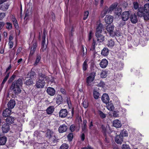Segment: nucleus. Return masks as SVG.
Returning <instances> with one entry per match:
<instances>
[{
  "label": "nucleus",
  "instance_id": "obj_50",
  "mask_svg": "<svg viewBox=\"0 0 149 149\" xmlns=\"http://www.w3.org/2000/svg\"><path fill=\"white\" fill-rule=\"evenodd\" d=\"M6 28L8 29H11L12 28V25L10 23L7 22L6 23Z\"/></svg>",
  "mask_w": 149,
  "mask_h": 149
},
{
  "label": "nucleus",
  "instance_id": "obj_4",
  "mask_svg": "<svg viewBox=\"0 0 149 149\" xmlns=\"http://www.w3.org/2000/svg\"><path fill=\"white\" fill-rule=\"evenodd\" d=\"M95 75V72H93L87 78L86 82L88 86H90L92 85V83L94 79Z\"/></svg>",
  "mask_w": 149,
  "mask_h": 149
},
{
  "label": "nucleus",
  "instance_id": "obj_45",
  "mask_svg": "<svg viewBox=\"0 0 149 149\" xmlns=\"http://www.w3.org/2000/svg\"><path fill=\"white\" fill-rule=\"evenodd\" d=\"M107 76V74L106 72L102 71L101 74V77L102 78H105Z\"/></svg>",
  "mask_w": 149,
  "mask_h": 149
},
{
  "label": "nucleus",
  "instance_id": "obj_35",
  "mask_svg": "<svg viewBox=\"0 0 149 149\" xmlns=\"http://www.w3.org/2000/svg\"><path fill=\"white\" fill-rule=\"evenodd\" d=\"M143 18L145 20H148L149 19V12H145L143 15Z\"/></svg>",
  "mask_w": 149,
  "mask_h": 149
},
{
  "label": "nucleus",
  "instance_id": "obj_39",
  "mask_svg": "<svg viewBox=\"0 0 149 149\" xmlns=\"http://www.w3.org/2000/svg\"><path fill=\"white\" fill-rule=\"evenodd\" d=\"M28 75L30 76V78L31 79H33L34 76H36L35 73L33 71H31L29 73Z\"/></svg>",
  "mask_w": 149,
  "mask_h": 149
},
{
  "label": "nucleus",
  "instance_id": "obj_53",
  "mask_svg": "<svg viewBox=\"0 0 149 149\" xmlns=\"http://www.w3.org/2000/svg\"><path fill=\"white\" fill-rule=\"evenodd\" d=\"M133 6L135 9L136 10L139 8V4L137 2H134L133 3Z\"/></svg>",
  "mask_w": 149,
  "mask_h": 149
},
{
  "label": "nucleus",
  "instance_id": "obj_22",
  "mask_svg": "<svg viewBox=\"0 0 149 149\" xmlns=\"http://www.w3.org/2000/svg\"><path fill=\"white\" fill-rule=\"evenodd\" d=\"M46 135L47 137H49V139L51 138V139L53 137V136L55 138V135L54 132L49 130H48L47 131Z\"/></svg>",
  "mask_w": 149,
  "mask_h": 149
},
{
  "label": "nucleus",
  "instance_id": "obj_25",
  "mask_svg": "<svg viewBox=\"0 0 149 149\" xmlns=\"http://www.w3.org/2000/svg\"><path fill=\"white\" fill-rule=\"evenodd\" d=\"M7 141V138L5 136L1 137L0 138V145H4Z\"/></svg>",
  "mask_w": 149,
  "mask_h": 149
},
{
  "label": "nucleus",
  "instance_id": "obj_9",
  "mask_svg": "<svg viewBox=\"0 0 149 149\" xmlns=\"http://www.w3.org/2000/svg\"><path fill=\"white\" fill-rule=\"evenodd\" d=\"M102 100L105 103H107L109 102V98L108 95L106 93L104 94L102 97Z\"/></svg>",
  "mask_w": 149,
  "mask_h": 149
},
{
  "label": "nucleus",
  "instance_id": "obj_44",
  "mask_svg": "<svg viewBox=\"0 0 149 149\" xmlns=\"http://www.w3.org/2000/svg\"><path fill=\"white\" fill-rule=\"evenodd\" d=\"M122 149H130L129 146L127 144H123L122 145Z\"/></svg>",
  "mask_w": 149,
  "mask_h": 149
},
{
  "label": "nucleus",
  "instance_id": "obj_47",
  "mask_svg": "<svg viewBox=\"0 0 149 149\" xmlns=\"http://www.w3.org/2000/svg\"><path fill=\"white\" fill-rule=\"evenodd\" d=\"M89 15V12L88 11H86L84 12L83 19L86 20L87 18Z\"/></svg>",
  "mask_w": 149,
  "mask_h": 149
},
{
  "label": "nucleus",
  "instance_id": "obj_49",
  "mask_svg": "<svg viewBox=\"0 0 149 149\" xmlns=\"http://www.w3.org/2000/svg\"><path fill=\"white\" fill-rule=\"evenodd\" d=\"M68 138L69 141H71L73 138V134L72 133H70L68 136Z\"/></svg>",
  "mask_w": 149,
  "mask_h": 149
},
{
  "label": "nucleus",
  "instance_id": "obj_2",
  "mask_svg": "<svg viewBox=\"0 0 149 149\" xmlns=\"http://www.w3.org/2000/svg\"><path fill=\"white\" fill-rule=\"evenodd\" d=\"M22 80L20 79H18L16 82H13L12 84L11 88L13 90V93L16 95H17L21 93V88L22 86Z\"/></svg>",
  "mask_w": 149,
  "mask_h": 149
},
{
  "label": "nucleus",
  "instance_id": "obj_32",
  "mask_svg": "<svg viewBox=\"0 0 149 149\" xmlns=\"http://www.w3.org/2000/svg\"><path fill=\"white\" fill-rule=\"evenodd\" d=\"M144 11L145 12H149V4L146 3L145 4L143 7Z\"/></svg>",
  "mask_w": 149,
  "mask_h": 149
},
{
  "label": "nucleus",
  "instance_id": "obj_54",
  "mask_svg": "<svg viewBox=\"0 0 149 149\" xmlns=\"http://www.w3.org/2000/svg\"><path fill=\"white\" fill-rule=\"evenodd\" d=\"M45 37H46V35H45V31H44L43 33L42 36V42H45Z\"/></svg>",
  "mask_w": 149,
  "mask_h": 149
},
{
  "label": "nucleus",
  "instance_id": "obj_34",
  "mask_svg": "<svg viewBox=\"0 0 149 149\" xmlns=\"http://www.w3.org/2000/svg\"><path fill=\"white\" fill-rule=\"evenodd\" d=\"M41 59V57L39 55H38L37 56L36 58V61L34 64V65H37L38 63L40 62Z\"/></svg>",
  "mask_w": 149,
  "mask_h": 149
},
{
  "label": "nucleus",
  "instance_id": "obj_11",
  "mask_svg": "<svg viewBox=\"0 0 149 149\" xmlns=\"http://www.w3.org/2000/svg\"><path fill=\"white\" fill-rule=\"evenodd\" d=\"M130 19L131 22L133 24H136L138 21L137 16L135 14L130 15Z\"/></svg>",
  "mask_w": 149,
  "mask_h": 149
},
{
  "label": "nucleus",
  "instance_id": "obj_28",
  "mask_svg": "<svg viewBox=\"0 0 149 149\" xmlns=\"http://www.w3.org/2000/svg\"><path fill=\"white\" fill-rule=\"evenodd\" d=\"M93 96L95 99H97L100 95L99 93L96 90H94L93 91Z\"/></svg>",
  "mask_w": 149,
  "mask_h": 149
},
{
  "label": "nucleus",
  "instance_id": "obj_27",
  "mask_svg": "<svg viewBox=\"0 0 149 149\" xmlns=\"http://www.w3.org/2000/svg\"><path fill=\"white\" fill-rule=\"evenodd\" d=\"M97 43H96V40L94 39H93V42L90 48V50L91 51H93L95 49L96 45H97Z\"/></svg>",
  "mask_w": 149,
  "mask_h": 149
},
{
  "label": "nucleus",
  "instance_id": "obj_55",
  "mask_svg": "<svg viewBox=\"0 0 149 149\" xmlns=\"http://www.w3.org/2000/svg\"><path fill=\"white\" fill-rule=\"evenodd\" d=\"M5 14L4 13H0V20H1L5 16Z\"/></svg>",
  "mask_w": 149,
  "mask_h": 149
},
{
  "label": "nucleus",
  "instance_id": "obj_41",
  "mask_svg": "<svg viewBox=\"0 0 149 149\" xmlns=\"http://www.w3.org/2000/svg\"><path fill=\"white\" fill-rule=\"evenodd\" d=\"M32 79H29L27 80L25 82V84L27 85H30L33 84V82L32 80Z\"/></svg>",
  "mask_w": 149,
  "mask_h": 149
},
{
  "label": "nucleus",
  "instance_id": "obj_29",
  "mask_svg": "<svg viewBox=\"0 0 149 149\" xmlns=\"http://www.w3.org/2000/svg\"><path fill=\"white\" fill-rule=\"evenodd\" d=\"M46 111L47 114H52L54 111V107L53 106L49 107L47 109Z\"/></svg>",
  "mask_w": 149,
  "mask_h": 149
},
{
  "label": "nucleus",
  "instance_id": "obj_14",
  "mask_svg": "<svg viewBox=\"0 0 149 149\" xmlns=\"http://www.w3.org/2000/svg\"><path fill=\"white\" fill-rule=\"evenodd\" d=\"M95 36L97 38V41L98 42H101L104 40V37L101 34H95Z\"/></svg>",
  "mask_w": 149,
  "mask_h": 149
},
{
  "label": "nucleus",
  "instance_id": "obj_57",
  "mask_svg": "<svg viewBox=\"0 0 149 149\" xmlns=\"http://www.w3.org/2000/svg\"><path fill=\"white\" fill-rule=\"evenodd\" d=\"M70 130L71 132H73L75 130V126L74 125H72L70 127Z\"/></svg>",
  "mask_w": 149,
  "mask_h": 149
},
{
  "label": "nucleus",
  "instance_id": "obj_19",
  "mask_svg": "<svg viewBox=\"0 0 149 149\" xmlns=\"http://www.w3.org/2000/svg\"><path fill=\"white\" fill-rule=\"evenodd\" d=\"M11 112V110L9 109H6L4 111L3 113V116L4 117H7L9 116Z\"/></svg>",
  "mask_w": 149,
  "mask_h": 149
},
{
  "label": "nucleus",
  "instance_id": "obj_21",
  "mask_svg": "<svg viewBox=\"0 0 149 149\" xmlns=\"http://www.w3.org/2000/svg\"><path fill=\"white\" fill-rule=\"evenodd\" d=\"M115 141L117 143L121 144L123 141V137L120 135H117L115 138Z\"/></svg>",
  "mask_w": 149,
  "mask_h": 149
},
{
  "label": "nucleus",
  "instance_id": "obj_60",
  "mask_svg": "<svg viewBox=\"0 0 149 149\" xmlns=\"http://www.w3.org/2000/svg\"><path fill=\"white\" fill-rule=\"evenodd\" d=\"M4 23L3 22H0V30H1L4 25Z\"/></svg>",
  "mask_w": 149,
  "mask_h": 149
},
{
  "label": "nucleus",
  "instance_id": "obj_36",
  "mask_svg": "<svg viewBox=\"0 0 149 149\" xmlns=\"http://www.w3.org/2000/svg\"><path fill=\"white\" fill-rule=\"evenodd\" d=\"M119 135L123 137V136H127V131L123 130L120 133Z\"/></svg>",
  "mask_w": 149,
  "mask_h": 149
},
{
  "label": "nucleus",
  "instance_id": "obj_37",
  "mask_svg": "<svg viewBox=\"0 0 149 149\" xmlns=\"http://www.w3.org/2000/svg\"><path fill=\"white\" fill-rule=\"evenodd\" d=\"M98 113L102 118H104L106 117V114L101 111H98Z\"/></svg>",
  "mask_w": 149,
  "mask_h": 149
},
{
  "label": "nucleus",
  "instance_id": "obj_3",
  "mask_svg": "<svg viewBox=\"0 0 149 149\" xmlns=\"http://www.w3.org/2000/svg\"><path fill=\"white\" fill-rule=\"evenodd\" d=\"M46 79L45 75L41 73L39 74L36 83V86L38 88H42L45 84L44 80Z\"/></svg>",
  "mask_w": 149,
  "mask_h": 149
},
{
  "label": "nucleus",
  "instance_id": "obj_26",
  "mask_svg": "<svg viewBox=\"0 0 149 149\" xmlns=\"http://www.w3.org/2000/svg\"><path fill=\"white\" fill-rule=\"evenodd\" d=\"M115 45L114 41L112 40L111 39L108 40L107 42L106 45L109 47H112Z\"/></svg>",
  "mask_w": 149,
  "mask_h": 149
},
{
  "label": "nucleus",
  "instance_id": "obj_5",
  "mask_svg": "<svg viewBox=\"0 0 149 149\" xmlns=\"http://www.w3.org/2000/svg\"><path fill=\"white\" fill-rule=\"evenodd\" d=\"M130 11H125L123 12L121 16L122 20L124 21H127L130 17Z\"/></svg>",
  "mask_w": 149,
  "mask_h": 149
},
{
  "label": "nucleus",
  "instance_id": "obj_62",
  "mask_svg": "<svg viewBox=\"0 0 149 149\" xmlns=\"http://www.w3.org/2000/svg\"><path fill=\"white\" fill-rule=\"evenodd\" d=\"M86 126L83 125L82 127V131H83L84 132H85L86 131Z\"/></svg>",
  "mask_w": 149,
  "mask_h": 149
},
{
  "label": "nucleus",
  "instance_id": "obj_6",
  "mask_svg": "<svg viewBox=\"0 0 149 149\" xmlns=\"http://www.w3.org/2000/svg\"><path fill=\"white\" fill-rule=\"evenodd\" d=\"M114 26L113 25H109L107 27V30L109 33L110 36L112 37L114 36L115 32L114 31Z\"/></svg>",
  "mask_w": 149,
  "mask_h": 149
},
{
  "label": "nucleus",
  "instance_id": "obj_7",
  "mask_svg": "<svg viewBox=\"0 0 149 149\" xmlns=\"http://www.w3.org/2000/svg\"><path fill=\"white\" fill-rule=\"evenodd\" d=\"M32 47L31 48L30 55H32L36 50L37 47V42L36 40H33L32 42Z\"/></svg>",
  "mask_w": 149,
  "mask_h": 149
},
{
  "label": "nucleus",
  "instance_id": "obj_10",
  "mask_svg": "<svg viewBox=\"0 0 149 149\" xmlns=\"http://www.w3.org/2000/svg\"><path fill=\"white\" fill-rule=\"evenodd\" d=\"M113 17L110 15H107L105 18V22L107 24H110L113 21Z\"/></svg>",
  "mask_w": 149,
  "mask_h": 149
},
{
  "label": "nucleus",
  "instance_id": "obj_1",
  "mask_svg": "<svg viewBox=\"0 0 149 149\" xmlns=\"http://www.w3.org/2000/svg\"><path fill=\"white\" fill-rule=\"evenodd\" d=\"M118 5L117 3H115L111 5L109 8L107 6H105L101 12L100 15L101 17L103 18L107 13H111L112 12L114 13L115 15L119 16L121 14V10L120 8L118 7Z\"/></svg>",
  "mask_w": 149,
  "mask_h": 149
},
{
  "label": "nucleus",
  "instance_id": "obj_61",
  "mask_svg": "<svg viewBox=\"0 0 149 149\" xmlns=\"http://www.w3.org/2000/svg\"><path fill=\"white\" fill-rule=\"evenodd\" d=\"M81 149H93V148L89 146L88 145L87 147H84Z\"/></svg>",
  "mask_w": 149,
  "mask_h": 149
},
{
  "label": "nucleus",
  "instance_id": "obj_43",
  "mask_svg": "<svg viewBox=\"0 0 149 149\" xmlns=\"http://www.w3.org/2000/svg\"><path fill=\"white\" fill-rule=\"evenodd\" d=\"M144 12L142 11H141L140 9H139L138 11L137 12V14L140 17L143 16Z\"/></svg>",
  "mask_w": 149,
  "mask_h": 149
},
{
  "label": "nucleus",
  "instance_id": "obj_16",
  "mask_svg": "<svg viewBox=\"0 0 149 149\" xmlns=\"http://www.w3.org/2000/svg\"><path fill=\"white\" fill-rule=\"evenodd\" d=\"M2 132L4 133H6L8 132L9 130V125L6 124H4L1 127Z\"/></svg>",
  "mask_w": 149,
  "mask_h": 149
},
{
  "label": "nucleus",
  "instance_id": "obj_48",
  "mask_svg": "<svg viewBox=\"0 0 149 149\" xmlns=\"http://www.w3.org/2000/svg\"><path fill=\"white\" fill-rule=\"evenodd\" d=\"M9 73H10L9 72H8L7 73V74L6 76V77H5V78H4V79H3V80L2 81V84H4L5 83L6 81H7V79H8L9 76Z\"/></svg>",
  "mask_w": 149,
  "mask_h": 149
},
{
  "label": "nucleus",
  "instance_id": "obj_46",
  "mask_svg": "<svg viewBox=\"0 0 149 149\" xmlns=\"http://www.w3.org/2000/svg\"><path fill=\"white\" fill-rule=\"evenodd\" d=\"M83 105L84 107L86 108H87L88 106V103L87 100H85L84 101L83 103Z\"/></svg>",
  "mask_w": 149,
  "mask_h": 149
},
{
  "label": "nucleus",
  "instance_id": "obj_18",
  "mask_svg": "<svg viewBox=\"0 0 149 149\" xmlns=\"http://www.w3.org/2000/svg\"><path fill=\"white\" fill-rule=\"evenodd\" d=\"M47 91L48 94L51 96L54 95L55 93V90L54 88L52 87H48L47 89Z\"/></svg>",
  "mask_w": 149,
  "mask_h": 149
},
{
  "label": "nucleus",
  "instance_id": "obj_38",
  "mask_svg": "<svg viewBox=\"0 0 149 149\" xmlns=\"http://www.w3.org/2000/svg\"><path fill=\"white\" fill-rule=\"evenodd\" d=\"M88 61L86 60L83 63V69L84 71H85L86 70L88 67V65L87 64V62Z\"/></svg>",
  "mask_w": 149,
  "mask_h": 149
},
{
  "label": "nucleus",
  "instance_id": "obj_63",
  "mask_svg": "<svg viewBox=\"0 0 149 149\" xmlns=\"http://www.w3.org/2000/svg\"><path fill=\"white\" fill-rule=\"evenodd\" d=\"M81 139L83 141L85 139V135L83 133L81 135Z\"/></svg>",
  "mask_w": 149,
  "mask_h": 149
},
{
  "label": "nucleus",
  "instance_id": "obj_23",
  "mask_svg": "<svg viewBox=\"0 0 149 149\" xmlns=\"http://www.w3.org/2000/svg\"><path fill=\"white\" fill-rule=\"evenodd\" d=\"M14 118L11 117H8L6 119V122L7 124H10L13 123Z\"/></svg>",
  "mask_w": 149,
  "mask_h": 149
},
{
  "label": "nucleus",
  "instance_id": "obj_17",
  "mask_svg": "<svg viewBox=\"0 0 149 149\" xmlns=\"http://www.w3.org/2000/svg\"><path fill=\"white\" fill-rule=\"evenodd\" d=\"M113 125L116 128H119L121 126L122 124L120 120L118 119H116L113 121Z\"/></svg>",
  "mask_w": 149,
  "mask_h": 149
},
{
  "label": "nucleus",
  "instance_id": "obj_31",
  "mask_svg": "<svg viewBox=\"0 0 149 149\" xmlns=\"http://www.w3.org/2000/svg\"><path fill=\"white\" fill-rule=\"evenodd\" d=\"M107 109L109 111H112L114 109V108L113 105L110 102H108L107 106Z\"/></svg>",
  "mask_w": 149,
  "mask_h": 149
},
{
  "label": "nucleus",
  "instance_id": "obj_20",
  "mask_svg": "<svg viewBox=\"0 0 149 149\" xmlns=\"http://www.w3.org/2000/svg\"><path fill=\"white\" fill-rule=\"evenodd\" d=\"M15 102L13 100H10L8 104V106L9 109H13L15 107Z\"/></svg>",
  "mask_w": 149,
  "mask_h": 149
},
{
  "label": "nucleus",
  "instance_id": "obj_13",
  "mask_svg": "<svg viewBox=\"0 0 149 149\" xmlns=\"http://www.w3.org/2000/svg\"><path fill=\"white\" fill-rule=\"evenodd\" d=\"M103 29V25L101 23L97 24L96 27L95 34H101Z\"/></svg>",
  "mask_w": 149,
  "mask_h": 149
},
{
  "label": "nucleus",
  "instance_id": "obj_30",
  "mask_svg": "<svg viewBox=\"0 0 149 149\" xmlns=\"http://www.w3.org/2000/svg\"><path fill=\"white\" fill-rule=\"evenodd\" d=\"M63 101L62 97L60 95H58L56 98V103L59 104L62 103Z\"/></svg>",
  "mask_w": 149,
  "mask_h": 149
},
{
  "label": "nucleus",
  "instance_id": "obj_8",
  "mask_svg": "<svg viewBox=\"0 0 149 149\" xmlns=\"http://www.w3.org/2000/svg\"><path fill=\"white\" fill-rule=\"evenodd\" d=\"M68 112L66 109H62L60 111L59 113V116L61 118H64L66 117Z\"/></svg>",
  "mask_w": 149,
  "mask_h": 149
},
{
  "label": "nucleus",
  "instance_id": "obj_58",
  "mask_svg": "<svg viewBox=\"0 0 149 149\" xmlns=\"http://www.w3.org/2000/svg\"><path fill=\"white\" fill-rule=\"evenodd\" d=\"M8 45L10 48H11L13 47V42L12 41H9L8 43Z\"/></svg>",
  "mask_w": 149,
  "mask_h": 149
},
{
  "label": "nucleus",
  "instance_id": "obj_56",
  "mask_svg": "<svg viewBox=\"0 0 149 149\" xmlns=\"http://www.w3.org/2000/svg\"><path fill=\"white\" fill-rule=\"evenodd\" d=\"M113 116L115 117H118L119 116V114L118 112L114 111L113 113Z\"/></svg>",
  "mask_w": 149,
  "mask_h": 149
},
{
  "label": "nucleus",
  "instance_id": "obj_40",
  "mask_svg": "<svg viewBox=\"0 0 149 149\" xmlns=\"http://www.w3.org/2000/svg\"><path fill=\"white\" fill-rule=\"evenodd\" d=\"M45 42H42V47L40 49V51L42 52H44L46 49V46L45 44Z\"/></svg>",
  "mask_w": 149,
  "mask_h": 149
},
{
  "label": "nucleus",
  "instance_id": "obj_15",
  "mask_svg": "<svg viewBox=\"0 0 149 149\" xmlns=\"http://www.w3.org/2000/svg\"><path fill=\"white\" fill-rule=\"evenodd\" d=\"M67 130V127L65 124L61 125L58 128L59 132L62 133L65 132Z\"/></svg>",
  "mask_w": 149,
  "mask_h": 149
},
{
  "label": "nucleus",
  "instance_id": "obj_24",
  "mask_svg": "<svg viewBox=\"0 0 149 149\" xmlns=\"http://www.w3.org/2000/svg\"><path fill=\"white\" fill-rule=\"evenodd\" d=\"M109 53V50L106 48L104 47L102 50L101 54L103 56H106L108 55Z\"/></svg>",
  "mask_w": 149,
  "mask_h": 149
},
{
  "label": "nucleus",
  "instance_id": "obj_33",
  "mask_svg": "<svg viewBox=\"0 0 149 149\" xmlns=\"http://www.w3.org/2000/svg\"><path fill=\"white\" fill-rule=\"evenodd\" d=\"M12 20L13 22V24L14 25L15 28L17 29L18 28V24L17 22V20L16 18H12Z\"/></svg>",
  "mask_w": 149,
  "mask_h": 149
},
{
  "label": "nucleus",
  "instance_id": "obj_64",
  "mask_svg": "<svg viewBox=\"0 0 149 149\" xmlns=\"http://www.w3.org/2000/svg\"><path fill=\"white\" fill-rule=\"evenodd\" d=\"M11 68V65H10L6 69V72H7L9 70H10Z\"/></svg>",
  "mask_w": 149,
  "mask_h": 149
},
{
  "label": "nucleus",
  "instance_id": "obj_51",
  "mask_svg": "<svg viewBox=\"0 0 149 149\" xmlns=\"http://www.w3.org/2000/svg\"><path fill=\"white\" fill-rule=\"evenodd\" d=\"M89 128L90 130H92L93 129V121L92 120H89Z\"/></svg>",
  "mask_w": 149,
  "mask_h": 149
},
{
  "label": "nucleus",
  "instance_id": "obj_52",
  "mask_svg": "<svg viewBox=\"0 0 149 149\" xmlns=\"http://www.w3.org/2000/svg\"><path fill=\"white\" fill-rule=\"evenodd\" d=\"M93 32L92 31H90L88 36V40L90 41L91 39L93 36Z\"/></svg>",
  "mask_w": 149,
  "mask_h": 149
},
{
  "label": "nucleus",
  "instance_id": "obj_12",
  "mask_svg": "<svg viewBox=\"0 0 149 149\" xmlns=\"http://www.w3.org/2000/svg\"><path fill=\"white\" fill-rule=\"evenodd\" d=\"M108 64V61L106 59H102L100 64V67L103 68H106Z\"/></svg>",
  "mask_w": 149,
  "mask_h": 149
},
{
  "label": "nucleus",
  "instance_id": "obj_59",
  "mask_svg": "<svg viewBox=\"0 0 149 149\" xmlns=\"http://www.w3.org/2000/svg\"><path fill=\"white\" fill-rule=\"evenodd\" d=\"M104 84L102 81H101L99 84V86L100 87H103L104 86Z\"/></svg>",
  "mask_w": 149,
  "mask_h": 149
},
{
  "label": "nucleus",
  "instance_id": "obj_42",
  "mask_svg": "<svg viewBox=\"0 0 149 149\" xmlns=\"http://www.w3.org/2000/svg\"><path fill=\"white\" fill-rule=\"evenodd\" d=\"M68 145L64 143L60 147L59 149H68Z\"/></svg>",
  "mask_w": 149,
  "mask_h": 149
}]
</instances>
